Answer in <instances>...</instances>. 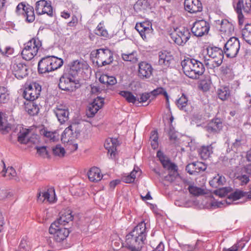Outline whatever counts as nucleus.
<instances>
[{"mask_svg":"<svg viewBox=\"0 0 251 251\" xmlns=\"http://www.w3.org/2000/svg\"><path fill=\"white\" fill-rule=\"evenodd\" d=\"M184 74L193 79H198L205 71L204 64L194 58H186L181 62Z\"/></svg>","mask_w":251,"mask_h":251,"instance_id":"nucleus-1","label":"nucleus"},{"mask_svg":"<svg viewBox=\"0 0 251 251\" xmlns=\"http://www.w3.org/2000/svg\"><path fill=\"white\" fill-rule=\"evenodd\" d=\"M62 59L54 56H46L42 58L38 64L39 74L49 73L60 68L63 64Z\"/></svg>","mask_w":251,"mask_h":251,"instance_id":"nucleus-2","label":"nucleus"},{"mask_svg":"<svg viewBox=\"0 0 251 251\" xmlns=\"http://www.w3.org/2000/svg\"><path fill=\"white\" fill-rule=\"evenodd\" d=\"M42 46V42L38 38H32L24 44L22 55L25 60H31L37 53Z\"/></svg>","mask_w":251,"mask_h":251,"instance_id":"nucleus-3","label":"nucleus"},{"mask_svg":"<svg viewBox=\"0 0 251 251\" xmlns=\"http://www.w3.org/2000/svg\"><path fill=\"white\" fill-rule=\"evenodd\" d=\"M91 55L97 58L96 64L99 67L110 65L113 61V52L106 47L93 50Z\"/></svg>","mask_w":251,"mask_h":251,"instance_id":"nucleus-4","label":"nucleus"},{"mask_svg":"<svg viewBox=\"0 0 251 251\" xmlns=\"http://www.w3.org/2000/svg\"><path fill=\"white\" fill-rule=\"evenodd\" d=\"M79 86V81L77 78L72 76L69 73L64 70L59 79V88L64 91L73 92Z\"/></svg>","mask_w":251,"mask_h":251,"instance_id":"nucleus-5","label":"nucleus"},{"mask_svg":"<svg viewBox=\"0 0 251 251\" xmlns=\"http://www.w3.org/2000/svg\"><path fill=\"white\" fill-rule=\"evenodd\" d=\"M225 120L217 114L211 120L207 122L204 127L205 130L211 135H217L221 133L225 126Z\"/></svg>","mask_w":251,"mask_h":251,"instance_id":"nucleus-6","label":"nucleus"},{"mask_svg":"<svg viewBox=\"0 0 251 251\" xmlns=\"http://www.w3.org/2000/svg\"><path fill=\"white\" fill-rule=\"evenodd\" d=\"M240 48V43L238 38L232 37L225 44L223 50L226 57L233 58L237 56Z\"/></svg>","mask_w":251,"mask_h":251,"instance_id":"nucleus-7","label":"nucleus"},{"mask_svg":"<svg viewBox=\"0 0 251 251\" xmlns=\"http://www.w3.org/2000/svg\"><path fill=\"white\" fill-rule=\"evenodd\" d=\"M16 13L19 16H23L27 23H32L35 20L33 7L25 2L18 4L16 8Z\"/></svg>","mask_w":251,"mask_h":251,"instance_id":"nucleus-8","label":"nucleus"},{"mask_svg":"<svg viewBox=\"0 0 251 251\" xmlns=\"http://www.w3.org/2000/svg\"><path fill=\"white\" fill-rule=\"evenodd\" d=\"M156 155L163 167L168 171V175L164 176L165 185L168 186L169 185L167 184L168 182L171 184L173 182V163L161 151L157 152Z\"/></svg>","mask_w":251,"mask_h":251,"instance_id":"nucleus-9","label":"nucleus"},{"mask_svg":"<svg viewBox=\"0 0 251 251\" xmlns=\"http://www.w3.org/2000/svg\"><path fill=\"white\" fill-rule=\"evenodd\" d=\"M49 233L53 235L54 239L56 242H61L69 236L70 230L68 228L51 224L49 228Z\"/></svg>","mask_w":251,"mask_h":251,"instance_id":"nucleus-10","label":"nucleus"},{"mask_svg":"<svg viewBox=\"0 0 251 251\" xmlns=\"http://www.w3.org/2000/svg\"><path fill=\"white\" fill-rule=\"evenodd\" d=\"M174 32H176V35H174V42L178 46H183L191 37V33L187 27H174Z\"/></svg>","mask_w":251,"mask_h":251,"instance_id":"nucleus-11","label":"nucleus"},{"mask_svg":"<svg viewBox=\"0 0 251 251\" xmlns=\"http://www.w3.org/2000/svg\"><path fill=\"white\" fill-rule=\"evenodd\" d=\"M11 66L13 74L18 79L23 78L28 74V66L19 59H15Z\"/></svg>","mask_w":251,"mask_h":251,"instance_id":"nucleus-12","label":"nucleus"},{"mask_svg":"<svg viewBox=\"0 0 251 251\" xmlns=\"http://www.w3.org/2000/svg\"><path fill=\"white\" fill-rule=\"evenodd\" d=\"M164 96L166 99V105L167 108L168 109V113L165 114L163 117V122L165 125L164 130L165 132L169 136L170 139L171 140L173 139V132L172 123L173 122V115L171 111V107L169 103V96L167 92H164Z\"/></svg>","mask_w":251,"mask_h":251,"instance_id":"nucleus-13","label":"nucleus"},{"mask_svg":"<svg viewBox=\"0 0 251 251\" xmlns=\"http://www.w3.org/2000/svg\"><path fill=\"white\" fill-rule=\"evenodd\" d=\"M210 29L209 23L204 20H197L193 24L191 27L192 34L198 37L207 34Z\"/></svg>","mask_w":251,"mask_h":251,"instance_id":"nucleus-14","label":"nucleus"},{"mask_svg":"<svg viewBox=\"0 0 251 251\" xmlns=\"http://www.w3.org/2000/svg\"><path fill=\"white\" fill-rule=\"evenodd\" d=\"M89 65L83 60H76L71 62L64 70L69 73L72 76L77 77L78 73L81 70H88Z\"/></svg>","mask_w":251,"mask_h":251,"instance_id":"nucleus-15","label":"nucleus"},{"mask_svg":"<svg viewBox=\"0 0 251 251\" xmlns=\"http://www.w3.org/2000/svg\"><path fill=\"white\" fill-rule=\"evenodd\" d=\"M41 86L34 83L28 85L24 91L23 96L27 100L34 101L40 95Z\"/></svg>","mask_w":251,"mask_h":251,"instance_id":"nucleus-16","label":"nucleus"},{"mask_svg":"<svg viewBox=\"0 0 251 251\" xmlns=\"http://www.w3.org/2000/svg\"><path fill=\"white\" fill-rule=\"evenodd\" d=\"M190 183L189 180L184 178L178 173V167L174 163V190L181 191L183 190L184 185L185 186Z\"/></svg>","mask_w":251,"mask_h":251,"instance_id":"nucleus-17","label":"nucleus"},{"mask_svg":"<svg viewBox=\"0 0 251 251\" xmlns=\"http://www.w3.org/2000/svg\"><path fill=\"white\" fill-rule=\"evenodd\" d=\"M35 10L38 15L47 14L50 17H53L52 7L50 1L40 0L36 2Z\"/></svg>","mask_w":251,"mask_h":251,"instance_id":"nucleus-18","label":"nucleus"},{"mask_svg":"<svg viewBox=\"0 0 251 251\" xmlns=\"http://www.w3.org/2000/svg\"><path fill=\"white\" fill-rule=\"evenodd\" d=\"M207 53L210 58L216 60V66H220L223 63L225 53L224 50L221 48L209 46L207 48Z\"/></svg>","mask_w":251,"mask_h":251,"instance_id":"nucleus-19","label":"nucleus"},{"mask_svg":"<svg viewBox=\"0 0 251 251\" xmlns=\"http://www.w3.org/2000/svg\"><path fill=\"white\" fill-rule=\"evenodd\" d=\"M80 127L79 124L77 123H73L70 126L67 127L61 135V141L63 143H68L70 141L71 135L73 134L74 132L77 136L80 134Z\"/></svg>","mask_w":251,"mask_h":251,"instance_id":"nucleus-20","label":"nucleus"},{"mask_svg":"<svg viewBox=\"0 0 251 251\" xmlns=\"http://www.w3.org/2000/svg\"><path fill=\"white\" fill-rule=\"evenodd\" d=\"M207 168V165L200 161H195L189 163L186 166L185 170L191 175L197 176L201 172H204Z\"/></svg>","mask_w":251,"mask_h":251,"instance_id":"nucleus-21","label":"nucleus"},{"mask_svg":"<svg viewBox=\"0 0 251 251\" xmlns=\"http://www.w3.org/2000/svg\"><path fill=\"white\" fill-rule=\"evenodd\" d=\"M184 5L185 10L190 13H196L202 10V3L200 0H185Z\"/></svg>","mask_w":251,"mask_h":251,"instance_id":"nucleus-22","label":"nucleus"},{"mask_svg":"<svg viewBox=\"0 0 251 251\" xmlns=\"http://www.w3.org/2000/svg\"><path fill=\"white\" fill-rule=\"evenodd\" d=\"M152 70L151 65L146 62H141L138 64V76L141 79L150 78L152 75Z\"/></svg>","mask_w":251,"mask_h":251,"instance_id":"nucleus-23","label":"nucleus"},{"mask_svg":"<svg viewBox=\"0 0 251 251\" xmlns=\"http://www.w3.org/2000/svg\"><path fill=\"white\" fill-rule=\"evenodd\" d=\"M72 213V212L69 209L61 211L59 214V218L52 224L64 226L66 224L73 221L74 216Z\"/></svg>","mask_w":251,"mask_h":251,"instance_id":"nucleus-24","label":"nucleus"},{"mask_svg":"<svg viewBox=\"0 0 251 251\" xmlns=\"http://www.w3.org/2000/svg\"><path fill=\"white\" fill-rule=\"evenodd\" d=\"M53 112L61 124H64L68 121L69 113L65 106L62 105H57L53 109Z\"/></svg>","mask_w":251,"mask_h":251,"instance_id":"nucleus-25","label":"nucleus"},{"mask_svg":"<svg viewBox=\"0 0 251 251\" xmlns=\"http://www.w3.org/2000/svg\"><path fill=\"white\" fill-rule=\"evenodd\" d=\"M173 60V55L171 51L164 50L159 52L158 62L160 65L169 67Z\"/></svg>","mask_w":251,"mask_h":251,"instance_id":"nucleus-26","label":"nucleus"},{"mask_svg":"<svg viewBox=\"0 0 251 251\" xmlns=\"http://www.w3.org/2000/svg\"><path fill=\"white\" fill-rule=\"evenodd\" d=\"M89 179L92 182H98L101 180L102 175L99 168L94 167L90 169L87 173Z\"/></svg>","mask_w":251,"mask_h":251,"instance_id":"nucleus-27","label":"nucleus"},{"mask_svg":"<svg viewBox=\"0 0 251 251\" xmlns=\"http://www.w3.org/2000/svg\"><path fill=\"white\" fill-rule=\"evenodd\" d=\"M50 192H52L54 194V190L52 188L48 189L47 191L41 192L38 191L37 194V201L40 202H43L45 200H47L49 202H53V199L50 196Z\"/></svg>","mask_w":251,"mask_h":251,"instance_id":"nucleus-28","label":"nucleus"},{"mask_svg":"<svg viewBox=\"0 0 251 251\" xmlns=\"http://www.w3.org/2000/svg\"><path fill=\"white\" fill-rule=\"evenodd\" d=\"M218 98L224 101L227 100L230 96V91L228 86H222L217 90Z\"/></svg>","mask_w":251,"mask_h":251,"instance_id":"nucleus-29","label":"nucleus"},{"mask_svg":"<svg viewBox=\"0 0 251 251\" xmlns=\"http://www.w3.org/2000/svg\"><path fill=\"white\" fill-rule=\"evenodd\" d=\"M221 75L227 80H231L234 78V75L230 65H223L220 69Z\"/></svg>","mask_w":251,"mask_h":251,"instance_id":"nucleus-30","label":"nucleus"},{"mask_svg":"<svg viewBox=\"0 0 251 251\" xmlns=\"http://www.w3.org/2000/svg\"><path fill=\"white\" fill-rule=\"evenodd\" d=\"M118 145L117 140L116 139L111 138L107 140L104 143V147L107 150L108 152L110 153L111 155H115L116 151L117 146Z\"/></svg>","mask_w":251,"mask_h":251,"instance_id":"nucleus-31","label":"nucleus"},{"mask_svg":"<svg viewBox=\"0 0 251 251\" xmlns=\"http://www.w3.org/2000/svg\"><path fill=\"white\" fill-rule=\"evenodd\" d=\"M220 30L224 33H230L234 31V26L226 19H223L220 22Z\"/></svg>","mask_w":251,"mask_h":251,"instance_id":"nucleus-32","label":"nucleus"},{"mask_svg":"<svg viewBox=\"0 0 251 251\" xmlns=\"http://www.w3.org/2000/svg\"><path fill=\"white\" fill-rule=\"evenodd\" d=\"M249 193L239 189H236L234 191H232L227 196V198L229 200H231L232 201H236L244 197H247Z\"/></svg>","mask_w":251,"mask_h":251,"instance_id":"nucleus-33","label":"nucleus"},{"mask_svg":"<svg viewBox=\"0 0 251 251\" xmlns=\"http://www.w3.org/2000/svg\"><path fill=\"white\" fill-rule=\"evenodd\" d=\"M242 36L243 39L251 45V23L245 24L242 30Z\"/></svg>","mask_w":251,"mask_h":251,"instance_id":"nucleus-34","label":"nucleus"},{"mask_svg":"<svg viewBox=\"0 0 251 251\" xmlns=\"http://www.w3.org/2000/svg\"><path fill=\"white\" fill-rule=\"evenodd\" d=\"M122 58L125 61H129L132 63H135L138 61V54L136 51H133L131 52L122 53Z\"/></svg>","mask_w":251,"mask_h":251,"instance_id":"nucleus-35","label":"nucleus"},{"mask_svg":"<svg viewBox=\"0 0 251 251\" xmlns=\"http://www.w3.org/2000/svg\"><path fill=\"white\" fill-rule=\"evenodd\" d=\"M212 152L213 147L211 145L203 146L199 150V153L203 159H207Z\"/></svg>","mask_w":251,"mask_h":251,"instance_id":"nucleus-36","label":"nucleus"},{"mask_svg":"<svg viewBox=\"0 0 251 251\" xmlns=\"http://www.w3.org/2000/svg\"><path fill=\"white\" fill-rule=\"evenodd\" d=\"M25 110L30 116H35L39 113V108L34 101H29L25 106Z\"/></svg>","mask_w":251,"mask_h":251,"instance_id":"nucleus-37","label":"nucleus"},{"mask_svg":"<svg viewBox=\"0 0 251 251\" xmlns=\"http://www.w3.org/2000/svg\"><path fill=\"white\" fill-rule=\"evenodd\" d=\"M233 191V188L230 186L224 187L214 190L212 194L218 196L220 198H224L228 193L232 192Z\"/></svg>","mask_w":251,"mask_h":251,"instance_id":"nucleus-38","label":"nucleus"},{"mask_svg":"<svg viewBox=\"0 0 251 251\" xmlns=\"http://www.w3.org/2000/svg\"><path fill=\"white\" fill-rule=\"evenodd\" d=\"M2 162L3 165V169L1 172L2 176L5 177L6 176V174H7L9 179H11L15 176L16 175V172L13 167L12 166L8 167L7 169H6V166L4 162L3 161H2Z\"/></svg>","mask_w":251,"mask_h":251,"instance_id":"nucleus-39","label":"nucleus"},{"mask_svg":"<svg viewBox=\"0 0 251 251\" xmlns=\"http://www.w3.org/2000/svg\"><path fill=\"white\" fill-rule=\"evenodd\" d=\"M186 136L174 130V145L180 147L183 145Z\"/></svg>","mask_w":251,"mask_h":251,"instance_id":"nucleus-40","label":"nucleus"},{"mask_svg":"<svg viewBox=\"0 0 251 251\" xmlns=\"http://www.w3.org/2000/svg\"><path fill=\"white\" fill-rule=\"evenodd\" d=\"M119 94L125 98L126 100L133 104L135 103L137 101V98L131 92L127 91H121L119 92Z\"/></svg>","mask_w":251,"mask_h":251,"instance_id":"nucleus-41","label":"nucleus"},{"mask_svg":"<svg viewBox=\"0 0 251 251\" xmlns=\"http://www.w3.org/2000/svg\"><path fill=\"white\" fill-rule=\"evenodd\" d=\"M225 182V178L224 176L218 175V176L214 177L212 180L209 181V184L213 187L217 188L220 185H223Z\"/></svg>","mask_w":251,"mask_h":251,"instance_id":"nucleus-42","label":"nucleus"},{"mask_svg":"<svg viewBox=\"0 0 251 251\" xmlns=\"http://www.w3.org/2000/svg\"><path fill=\"white\" fill-rule=\"evenodd\" d=\"M2 115L3 114L0 112V132L2 134H6L10 127L7 124V121L2 117Z\"/></svg>","mask_w":251,"mask_h":251,"instance_id":"nucleus-43","label":"nucleus"},{"mask_svg":"<svg viewBox=\"0 0 251 251\" xmlns=\"http://www.w3.org/2000/svg\"><path fill=\"white\" fill-rule=\"evenodd\" d=\"M29 134V130L27 129H23L20 131L18 133V141L21 144H26L28 143V138L27 137Z\"/></svg>","mask_w":251,"mask_h":251,"instance_id":"nucleus-44","label":"nucleus"},{"mask_svg":"<svg viewBox=\"0 0 251 251\" xmlns=\"http://www.w3.org/2000/svg\"><path fill=\"white\" fill-rule=\"evenodd\" d=\"M188 190L189 193L196 196H199L203 195L204 193V190L201 188L198 187L197 186H193L191 184V183L188 185Z\"/></svg>","mask_w":251,"mask_h":251,"instance_id":"nucleus-45","label":"nucleus"},{"mask_svg":"<svg viewBox=\"0 0 251 251\" xmlns=\"http://www.w3.org/2000/svg\"><path fill=\"white\" fill-rule=\"evenodd\" d=\"M191 123L198 124L197 126H199L200 123L203 122L205 118L203 115L200 113H194L191 118Z\"/></svg>","mask_w":251,"mask_h":251,"instance_id":"nucleus-46","label":"nucleus"},{"mask_svg":"<svg viewBox=\"0 0 251 251\" xmlns=\"http://www.w3.org/2000/svg\"><path fill=\"white\" fill-rule=\"evenodd\" d=\"M242 1L238 2L235 10L238 14V23L240 25H242L244 23V16L242 13Z\"/></svg>","mask_w":251,"mask_h":251,"instance_id":"nucleus-47","label":"nucleus"},{"mask_svg":"<svg viewBox=\"0 0 251 251\" xmlns=\"http://www.w3.org/2000/svg\"><path fill=\"white\" fill-rule=\"evenodd\" d=\"M188 102V99L184 94L176 102V104L179 109L183 110L186 107Z\"/></svg>","mask_w":251,"mask_h":251,"instance_id":"nucleus-48","label":"nucleus"},{"mask_svg":"<svg viewBox=\"0 0 251 251\" xmlns=\"http://www.w3.org/2000/svg\"><path fill=\"white\" fill-rule=\"evenodd\" d=\"M52 152L54 155L62 157L64 156L65 151L60 145H56L52 148Z\"/></svg>","mask_w":251,"mask_h":251,"instance_id":"nucleus-49","label":"nucleus"},{"mask_svg":"<svg viewBox=\"0 0 251 251\" xmlns=\"http://www.w3.org/2000/svg\"><path fill=\"white\" fill-rule=\"evenodd\" d=\"M35 149H36L37 150V153L40 156L44 157V158L48 157L49 152L47 150L46 146H36L35 147Z\"/></svg>","mask_w":251,"mask_h":251,"instance_id":"nucleus-50","label":"nucleus"},{"mask_svg":"<svg viewBox=\"0 0 251 251\" xmlns=\"http://www.w3.org/2000/svg\"><path fill=\"white\" fill-rule=\"evenodd\" d=\"M9 99V94L4 87H0V103H6Z\"/></svg>","mask_w":251,"mask_h":251,"instance_id":"nucleus-51","label":"nucleus"},{"mask_svg":"<svg viewBox=\"0 0 251 251\" xmlns=\"http://www.w3.org/2000/svg\"><path fill=\"white\" fill-rule=\"evenodd\" d=\"M100 109V107L97 105H94V103L92 102L90 104L88 110L87 112V115L88 117H93L98 111Z\"/></svg>","mask_w":251,"mask_h":251,"instance_id":"nucleus-52","label":"nucleus"},{"mask_svg":"<svg viewBox=\"0 0 251 251\" xmlns=\"http://www.w3.org/2000/svg\"><path fill=\"white\" fill-rule=\"evenodd\" d=\"M242 1V6L244 13L248 14L251 9V0H239L238 2Z\"/></svg>","mask_w":251,"mask_h":251,"instance_id":"nucleus-53","label":"nucleus"},{"mask_svg":"<svg viewBox=\"0 0 251 251\" xmlns=\"http://www.w3.org/2000/svg\"><path fill=\"white\" fill-rule=\"evenodd\" d=\"M137 171L134 169L129 175L123 177V181L125 183H130L133 182L135 178V174Z\"/></svg>","mask_w":251,"mask_h":251,"instance_id":"nucleus-54","label":"nucleus"},{"mask_svg":"<svg viewBox=\"0 0 251 251\" xmlns=\"http://www.w3.org/2000/svg\"><path fill=\"white\" fill-rule=\"evenodd\" d=\"M95 33L96 35L104 37H107L108 36V32L107 30L102 26L99 25L95 29Z\"/></svg>","mask_w":251,"mask_h":251,"instance_id":"nucleus-55","label":"nucleus"},{"mask_svg":"<svg viewBox=\"0 0 251 251\" xmlns=\"http://www.w3.org/2000/svg\"><path fill=\"white\" fill-rule=\"evenodd\" d=\"M199 87L203 91L206 92L208 91L210 88V83L209 81H207L206 79L201 80L199 85Z\"/></svg>","mask_w":251,"mask_h":251,"instance_id":"nucleus-56","label":"nucleus"},{"mask_svg":"<svg viewBox=\"0 0 251 251\" xmlns=\"http://www.w3.org/2000/svg\"><path fill=\"white\" fill-rule=\"evenodd\" d=\"M204 64L208 69H213L218 66H216V62L213 58L204 59Z\"/></svg>","mask_w":251,"mask_h":251,"instance_id":"nucleus-57","label":"nucleus"},{"mask_svg":"<svg viewBox=\"0 0 251 251\" xmlns=\"http://www.w3.org/2000/svg\"><path fill=\"white\" fill-rule=\"evenodd\" d=\"M243 141L244 140L243 139V137L241 136L236 138L235 140V142L232 144L231 150H237V149L241 147L242 145L243 144Z\"/></svg>","mask_w":251,"mask_h":251,"instance_id":"nucleus-58","label":"nucleus"},{"mask_svg":"<svg viewBox=\"0 0 251 251\" xmlns=\"http://www.w3.org/2000/svg\"><path fill=\"white\" fill-rule=\"evenodd\" d=\"M151 93H143L141 95H140V98L139 99H137V101H138L139 102H144L147 101V100H150V101H151L152 99H153V98H151V99H150V98L151 97Z\"/></svg>","mask_w":251,"mask_h":251,"instance_id":"nucleus-59","label":"nucleus"},{"mask_svg":"<svg viewBox=\"0 0 251 251\" xmlns=\"http://www.w3.org/2000/svg\"><path fill=\"white\" fill-rule=\"evenodd\" d=\"M236 178L241 181L242 185L247 184L250 181L249 176L246 175H239Z\"/></svg>","mask_w":251,"mask_h":251,"instance_id":"nucleus-60","label":"nucleus"},{"mask_svg":"<svg viewBox=\"0 0 251 251\" xmlns=\"http://www.w3.org/2000/svg\"><path fill=\"white\" fill-rule=\"evenodd\" d=\"M164 92H167L163 88L158 87L152 91L151 94L152 97H155L159 94H162L164 96Z\"/></svg>","mask_w":251,"mask_h":251,"instance_id":"nucleus-61","label":"nucleus"},{"mask_svg":"<svg viewBox=\"0 0 251 251\" xmlns=\"http://www.w3.org/2000/svg\"><path fill=\"white\" fill-rule=\"evenodd\" d=\"M93 102L94 103V105L99 106L100 109L104 104V98L101 97H97L94 99Z\"/></svg>","mask_w":251,"mask_h":251,"instance_id":"nucleus-62","label":"nucleus"},{"mask_svg":"<svg viewBox=\"0 0 251 251\" xmlns=\"http://www.w3.org/2000/svg\"><path fill=\"white\" fill-rule=\"evenodd\" d=\"M0 52L5 55L6 56H8L10 55H11L14 52V49L10 47H6L3 50L1 48H0Z\"/></svg>","mask_w":251,"mask_h":251,"instance_id":"nucleus-63","label":"nucleus"},{"mask_svg":"<svg viewBox=\"0 0 251 251\" xmlns=\"http://www.w3.org/2000/svg\"><path fill=\"white\" fill-rule=\"evenodd\" d=\"M102 91L104 90L100 88L99 85H91V92L92 94L98 95Z\"/></svg>","mask_w":251,"mask_h":251,"instance_id":"nucleus-64","label":"nucleus"}]
</instances>
